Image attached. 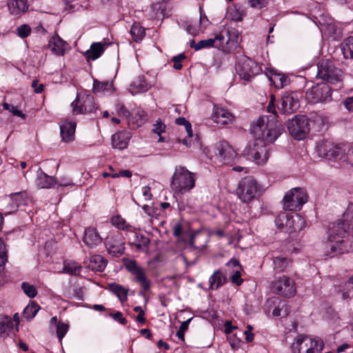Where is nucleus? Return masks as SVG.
<instances>
[{"label": "nucleus", "mask_w": 353, "mask_h": 353, "mask_svg": "<svg viewBox=\"0 0 353 353\" xmlns=\"http://www.w3.org/2000/svg\"><path fill=\"white\" fill-rule=\"evenodd\" d=\"M305 98L312 103L328 101L332 98L331 88L327 84H318L307 90Z\"/></svg>", "instance_id": "obj_9"}, {"label": "nucleus", "mask_w": 353, "mask_h": 353, "mask_svg": "<svg viewBox=\"0 0 353 353\" xmlns=\"http://www.w3.org/2000/svg\"><path fill=\"white\" fill-rule=\"evenodd\" d=\"M341 51L345 59H353V36L341 43Z\"/></svg>", "instance_id": "obj_38"}, {"label": "nucleus", "mask_w": 353, "mask_h": 353, "mask_svg": "<svg viewBox=\"0 0 353 353\" xmlns=\"http://www.w3.org/2000/svg\"><path fill=\"white\" fill-rule=\"evenodd\" d=\"M17 34L21 38H26L28 37L31 32V28L28 25L23 24L20 26H19L17 28Z\"/></svg>", "instance_id": "obj_50"}, {"label": "nucleus", "mask_w": 353, "mask_h": 353, "mask_svg": "<svg viewBox=\"0 0 353 353\" xmlns=\"http://www.w3.org/2000/svg\"><path fill=\"white\" fill-rule=\"evenodd\" d=\"M299 95L296 92H285L281 97V111L283 114H292L299 108Z\"/></svg>", "instance_id": "obj_14"}, {"label": "nucleus", "mask_w": 353, "mask_h": 353, "mask_svg": "<svg viewBox=\"0 0 353 353\" xmlns=\"http://www.w3.org/2000/svg\"><path fill=\"white\" fill-rule=\"evenodd\" d=\"M290 134L297 140H302L310 130L309 120L305 115H296L287 123Z\"/></svg>", "instance_id": "obj_7"}, {"label": "nucleus", "mask_w": 353, "mask_h": 353, "mask_svg": "<svg viewBox=\"0 0 353 353\" xmlns=\"http://www.w3.org/2000/svg\"><path fill=\"white\" fill-rule=\"evenodd\" d=\"M68 330V325L64 323H58L57 325V335L61 342Z\"/></svg>", "instance_id": "obj_49"}, {"label": "nucleus", "mask_w": 353, "mask_h": 353, "mask_svg": "<svg viewBox=\"0 0 353 353\" xmlns=\"http://www.w3.org/2000/svg\"><path fill=\"white\" fill-rule=\"evenodd\" d=\"M186 23L185 30L189 34L196 35L199 33L200 25H198L196 23H193L192 21L187 22Z\"/></svg>", "instance_id": "obj_51"}, {"label": "nucleus", "mask_w": 353, "mask_h": 353, "mask_svg": "<svg viewBox=\"0 0 353 353\" xmlns=\"http://www.w3.org/2000/svg\"><path fill=\"white\" fill-rule=\"evenodd\" d=\"M112 89V83L109 81L100 82L94 80L92 91L95 94L110 92Z\"/></svg>", "instance_id": "obj_40"}, {"label": "nucleus", "mask_w": 353, "mask_h": 353, "mask_svg": "<svg viewBox=\"0 0 353 353\" xmlns=\"http://www.w3.org/2000/svg\"><path fill=\"white\" fill-rule=\"evenodd\" d=\"M236 70L241 78L250 81L253 77L259 73L260 67L251 59L244 57L238 61L236 64Z\"/></svg>", "instance_id": "obj_10"}, {"label": "nucleus", "mask_w": 353, "mask_h": 353, "mask_svg": "<svg viewBox=\"0 0 353 353\" xmlns=\"http://www.w3.org/2000/svg\"><path fill=\"white\" fill-rule=\"evenodd\" d=\"M310 344L312 345L311 337L299 335L292 345V350L293 353H307Z\"/></svg>", "instance_id": "obj_22"}, {"label": "nucleus", "mask_w": 353, "mask_h": 353, "mask_svg": "<svg viewBox=\"0 0 353 353\" xmlns=\"http://www.w3.org/2000/svg\"><path fill=\"white\" fill-rule=\"evenodd\" d=\"M84 243L89 248H93L102 242V238L95 228H87L83 238Z\"/></svg>", "instance_id": "obj_18"}, {"label": "nucleus", "mask_w": 353, "mask_h": 353, "mask_svg": "<svg viewBox=\"0 0 353 353\" xmlns=\"http://www.w3.org/2000/svg\"><path fill=\"white\" fill-rule=\"evenodd\" d=\"M68 44L59 37H53L49 41L48 48L57 55H63Z\"/></svg>", "instance_id": "obj_26"}, {"label": "nucleus", "mask_w": 353, "mask_h": 353, "mask_svg": "<svg viewBox=\"0 0 353 353\" xmlns=\"http://www.w3.org/2000/svg\"><path fill=\"white\" fill-rule=\"evenodd\" d=\"M147 120V113L143 109L133 110L128 117V123L132 129L141 126Z\"/></svg>", "instance_id": "obj_17"}, {"label": "nucleus", "mask_w": 353, "mask_h": 353, "mask_svg": "<svg viewBox=\"0 0 353 353\" xmlns=\"http://www.w3.org/2000/svg\"><path fill=\"white\" fill-rule=\"evenodd\" d=\"M346 160L349 164L353 166V148H350L347 152Z\"/></svg>", "instance_id": "obj_64"}, {"label": "nucleus", "mask_w": 353, "mask_h": 353, "mask_svg": "<svg viewBox=\"0 0 353 353\" xmlns=\"http://www.w3.org/2000/svg\"><path fill=\"white\" fill-rule=\"evenodd\" d=\"M109 289L117 296L121 302L127 300L128 291L121 285L116 283H111L109 285Z\"/></svg>", "instance_id": "obj_42"}, {"label": "nucleus", "mask_w": 353, "mask_h": 353, "mask_svg": "<svg viewBox=\"0 0 353 353\" xmlns=\"http://www.w3.org/2000/svg\"><path fill=\"white\" fill-rule=\"evenodd\" d=\"M21 288L23 290V292L30 298H34L37 294V291L35 287L28 283H22Z\"/></svg>", "instance_id": "obj_47"}, {"label": "nucleus", "mask_w": 353, "mask_h": 353, "mask_svg": "<svg viewBox=\"0 0 353 353\" xmlns=\"http://www.w3.org/2000/svg\"><path fill=\"white\" fill-rule=\"evenodd\" d=\"M7 261L6 246L0 239V267L4 265Z\"/></svg>", "instance_id": "obj_55"}, {"label": "nucleus", "mask_w": 353, "mask_h": 353, "mask_svg": "<svg viewBox=\"0 0 353 353\" xmlns=\"http://www.w3.org/2000/svg\"><path fill=\"white\" fill-rule=\"evenodd\" d=\"M272 289L274 293L287 298L294 296L296 292L294 281L285 275L272 282Z\"/></svg>", "instance_id": "obj_8"}, {"label": "nucleus", "mask_w": 353, "mask_h": 353, "mask_svg": "<svg viewBox=\"0 0 353 353\" xmlns=\"http://www.w3.org/2000/svg\"><path fill=\"white\" fill-rule=\"evenodd\" d=\"M142 208L144 212L150 216L154 217L157 215L156 210L153 206L144 205Z\"/></svg>", "instance_id": "obj_59"}, {"label": "nucleus", "mask_w": 353, "mask_h": 353, "mask_svg": "<svg viewBox=\"0 0 353 353\" xmlns=\"http://www.w3.org/2000/svg\"><path fill=\"white\" fill-rule=\"evenodd\" d=\"M110 316L115 321H118L122 325H125L128 322L127 319L123 316L121 312L118 311L115 313H110Z\"/></svg>", "instance_id": "obj_57"}, {"label": "nucleus", "mask_w": 353, "mask_h": 353, "mask_svg": "<svg viewBox=\"0 0 353 353\" xmlns=\"http://www.w3.org/2000/svg\"><path fill=\"white\" fill-rule=\"evenodd\" d=\"M131 234L133 235L134 241H131L132 239L130 236H128V239L130 245H134L137 250L139 251H145L148 250V245L150 241L148 237L139 234L134 231L132 232Z\"/></svg>", "instance_id": "obj_25"}, {"label": "nucleus", "mask_w": 353, "mask_h": 353, "mask_svg": "<svg viewBox=\"0 0 353 353\" xmlns=\"http://www.w3.org/2000/svg\"><path fill=\"white\" fill-rule=\"evenodd\" d=\"M14 330L13 321L9 316H4L0 319V336L6 338Z\"/></svg>", "instance_id": "obj_32"}, {"label": "nucleus", "mask_w": 353, "mask_h": 353, "mask_svg": "<svg viewBox=\"0 0 353 353\" xmlns=\"http://www.w3.org/2000/svg\"><path fill=\"white\" fill-rule=\"evenodd\" d=\"M274 270L276 272L285 271L292 265V260L284 256H273Z\"/></svg>", "instance_id": "obj_29"}, {"label": "nucleus", "mask_w": 353, "mask_h": 353, "mask_svg": "<svg viewBox=\"0 0 353 353\" xmlns=\"http://www.w3.org/2000/svg\"><path fill=\"white\" fill-rule=\"evenodd\" d=\"M344 216L346 219H353V204H350L347 206Z\"/></svg>", "instance_id": "obj_63"}, {"label": "nucleus", "mask_w": 353, "mask_h": 353, "mask_svg": "<svg viewBox=\"0 0 353 353\" xmlns=\"http://www.w3.org/2000/svg\"><path fill=\"white\" fill-rule=\"evenodd\" d=\"M185 59V56L183 54H179L172 58L174 63V68L176 70H181L182 68L181 61Z\"/></svg>", "instance_id": "obj_56"}, {"label": "nucleus", "mask_w": 353, "mask_h": 353, "mask_svg": "<svg viewBox=\"0 0 353 353\" xmlns=\"http://www.w3.org/2000/svg\"><path fill=\"white\" fill-rule=\"evenodd\" d=\"M227 265L228 267H233L236 268L234 270V274L231 276V281L237 285H241V283H243V279H241V266L240 265L239 260L236 259H232L227 263Z\"/></svg>", "instance_id": "obj_31"}, {"label": "nucleus", "mask_w": 353, "mask_h": 353, "mask_svg": "<svg viewBox=\"0 0 353 353\" xmlns=\"http://www.w3.org/2000/svg\"><path fill=\"white\" fill-rule=\"evenodd\" d=\"M283 130L275 114L260 117L250 128L255 140L248 144L244 154L253 159L256 164H265L269 158L268 145L276 140Z\"/></svg>", "instance_id": "obj_1"}, {"label": "nucleus", "mask_w": 353, "mask_h": 353, "mask_svg": "<svg viewBox=\"0 0 353 353\" xmlns=\"http://www.w3.org/2000/svg\"><path fill=\"white\" fill-rule=\"evenodd\" d=\"M108 253L113 256L119 257L121 256L125 250L124 243L121 241H114L107 244Z\"/></svg>", "instance_id": "obj_33"}, {"label": "nucleus", "mask_w": 353, "mask_h": 353, "mask_svg": "<svg viewBox=\"0 0 353 353\" xmlns=\"http://www.w3.org/2000/svg\"><path fill=\"white\" fill-rule=\"evenodd\" d=\"M71 106L74 114L92 113L97 110L94 99L90 94H86L81 97L77 94L75 100L72 102Z\"/></svg>", "instance_id": "obj_12"}, {"label": "nucleus", "mask_w": 353, "mask_h": 353, "mask_svg": "<svg viewBox=\"0 0 353 353\" xmlns=\"http://www.w3.org/2000/svg\"><path fill=\"white\" fill-rule=\"evenodd\" d=\"M124 265L125 268L135 276L136 281L141 284L145 291L149 290L150 282L147 279L143 269L138 265L134 260H125Z\"/></svg>", "instance_id": "obj_13"}, {"label": "nucleus", "mask_w": 353, "mask_h": 353, "mask_svg": "<svg viewBox=\"0 0 353 353\" xmlns=\"http://www.w3.org/2000/svg\"><path fill=\"white\" fill-rule=\"evenodd\" d=\"M149 86L143 77H139L137 79L130 84V89L133 93H139L145 92Z\"/></svg>", "instance_id": "obj_37"}, {"label": "nucleus", "mask_w": 353, "mask_h": 353, "mask_svg": "<svg viewBox=\"0 0 353 353\" xmlns=\"http://www.w3.org/2000/svg\"><path fill=\"white\" fill-rule=\"evenodd\" d=\"M275 222L279 228H283L285 226L291 229V232L301 231L305 227V221L299 214L291 216L286 213H282L276 218Z\"/></svg>", "instance_id": "obj_11"}, {"label": "nucleus", "mask_w": 353, "mask_h": 353, "mask_svg": "<svg viewBox=\"0 0 353 353\" xmlns=\"http://www.w3.org/2000/svg\"><path fill=\"white\" fill-rule=\"evenodd\" d=\"M105 44L101 42L93 43L90 48L86 51L85 56L88 60H96L103 53Z\"/></svg>", "instance_id": "obj_30"}, {"label": "nucleus", "mask_w": 353, "mask_h": 353, "mask_svg": "<svg viewBox=\"0 0 353 353\" xmlns=\"http://www.w3.org/2000/svg\"><path fill=\"white\" fill-rule=\"evenodd\" d=\"M59 127L61 136L63 141L70 142L74 140L76 130L75 122L65 121L60 123Z\"/></svg>", "instance_id": "obj_21"}, {"label": "nucleus", "mask_w": 353, "mask_h": 353, "mask_svg": "<svg viewBox=\"0 0 353 353\" xmlns=\"http://www.w3.org/2000/svg\"><path fill=\"white\" fill-rule=\"evenodd\" d=\"M259 191V185L256 179L248 176L243 178L236 188V194L243 203H249L256 197Z\"/></svg>", "instance_id": "obj_5"}, {"label": "nucleus", "mask_w": 353, "mask_h": 353, "mask_svg": "<svg viewBox=\"0 0 353 353\" xmlns=\"http://www.w3.org/2000/svg\"><path fill=\"white\" fill-rule=\"evenodd\" d=\"M225 282V277L220 270L215 271L209 279L210 288L218 289Z\"/></svg>", "instance_id": "obj_35"}, {"label": "nucleus", "mask_w": 353, "mask_h": 353, "mask_svg": "<svg viewBox=\"0 0 353 353\" xmlns=\"http://www.w3.org/2000/svg\"><path fill=\"white\" fill-rule=\"evenodd\" d=\"M232 19L236 21H241L243 20V14L242 12L235 10L231 12Z\"/></svg>", "instance_id": "obj_61"}, {"label": "nucleus", "mask_w": 353, "mask_h": 353, "mask_svg": "<svg viewBox=\"0 0 353 353\" xmlns=\"http://www.w3.org/2000/svg\"><path fill=\"white\" fill-rule=\"evenodd\" d=\"M3 108L5 110H9L10 112H11L15 116H17V117H21V118H24L25 117V115L21 111V110H19L15 106H14L13 105H10L8 103H3Z\"/></svg>", "instance_id": "obj_53"}, {"label": "nucleus", "mask_w": 353, "mask_h": 353, "mask_svg": "<svg viewBox=\"0 0 353 353\" xmlns=\"http://www.w3.org/2000/svg\"><path fill=\"white\" fill-rule=\"evenodd\" d=\"M343 104L348 112H353V97L346 98Z\"/></svg>", "instance_id": "obj_60"}, {"label": "nucleus", "mask_w": 353, "mask_h": 353, "mask_svg": "<svg viewBox=\"0 0 353 353\" xmlns=\"http://www.w3.org/2000/svg\"><path fill=\"white\" fill-rule=\"evenodd\" d=\"M317 68L316 77L327 81L328 83L337 85L338 88L343 87V72L341 69L335 67L332 60L322 59L318 63Z\"/></svg>", "instance_id": "obj_4"}, {"label": "nucleus", "mask_w": 353, "mask_h": 353, "mask_svg": "<svg viewBox=\"0 0 353 353\" xmlns=\"http://www.w3.org/2000/svg\"><path fill=\"white\" fill-rule=\"evenodd\" d=\"M339 291L344 300L353 297V275L348 281L339 286Z\"/></svg>", "instance_id": "obj_34"}, {"label": "nucleus", "mask_w": 353, "mask_h": 353, "mask_svg": "<svg viewBox=\"0 0 353 353\" xmlns=\"http://www.w3.org/2000/svg\"><path fill=\"white\" fill-rule=\"evenodd\" d=\"M36 184L39 188H50L57 184V180L39 168L37 173Z\"/></svg>", "instance_id": "obj_24"}, {"label": "nucleus", "mask_w": 353, "mask_h": 353, "mask_svg": "<svg viewBox=\"0 0 353 353\" xmlns=\"http://www.w3.org/2000/svg\"><path fill=\"white\" fill-rule=\"evenodd\" d=\"M316 151L321 157L332 159L339 157L341 154L340 148L329 141H321L316 145Z\"/></svg>", "instance_id": "obj_15"}, {"label": "nucleus", "mask_w": 353, "mask_h": 353, "mask_svg": "<svg viewBox=\"0 0 353 353\" xmlns=\"http://www.w3.org/2000/svg\"><path fill=\"white\" fill-rule=\"evenodd\" d=\"M250 7L256 9H262L265 8L268 2V0H248Z\"/></svg>", "instance_id": "obj_52"}, {"label": "nucleus", "mask_w": 353, "mask_h": 353, "mask_svg": "<svg viewBox=\"0 0 353 353\" xmlns=\"http://www.w3.org/2000/svg\"><path fill=\"white\" fill-rule=\"evenodd\" d=\"M211 119L217 124L228 125L232 122L234 116L227 109L214 105Z\"/></svg>", "instance_id": "obj_16"}, {"label": "nucleus", "mask_w": 353, "mask_h": 353, "mask_svg": "<svg viewBox=\"0 0 353 353\" xmlns=\"http://www.w3.org/2000/svg\"><path fill=\"white\" fill-rule=\"evenodd\" d=\"M196 180L195 173L184 166L178 165L172 177L171 188L176 192L184 194L194 188Z\"/></svg>", "instance_id": "obj_3"}, {"label": "nucleus", "mask_w": 353, "mask_h": 353, "mask_svg": "<svg viewBox=\"0 0 353 353\" xmlns=\"http://www.w3.org/2000/svg\"><path fill=\"white\" fill-rule=\"evenodd\" d=\"M81 270V266L76 261H67L64 263L63 271L72 275H78Z\"/></svg>", "instance_id": "obj_43"}, {"label": "nucleus", "mask_w": 353, "mask_h": 353, "mask_svg": "<svg viewBox=\"0 0 353 353\" xmlns=\"http://www.w3.org/2000/svg\"><path fill=\"white\" fill-rule=\"evenodd\" d=\"M214 39H208L205 40H201L199 41L197 43H194V40H192L190 42V46L194 48L195 50H199L205 48H210L214 46Z\"/></svg>", "instance_id": "obj_44"}, {"label": "nucleus", "mask_w": 353, "mask_h": 353, "mask_svg": "<svg viewBox=\"0 0 353 353\" xmlns=\"http://www.w3.org/2000/svg\"><path fill=\"white\" fill-rule=\"evenodd\" d=\"M192 319L190 318L187 321H183L180 325L179 330L176 332V336L181 341L185 340L184 333L188 329L190 322Z\"/></svg>", "instance_id": "obj_48"}, {"label": "nucleus", "mask_w": 353, "mask_h": 353, "mask_svg": "<svg viewBox=\"0 0 353 353\" xmlns=\"http://www.w3.org/2000/svg\"><path fill=\"white\" fill-rule=\"evenodd\" d=\"M165 128V124L161 123L160 121H157L154 125L153 132L156 134H161L164 132Z\"/></svg>", "instance_id": "obj_58"}, {"label": "nucleus", "mask_w": 353, "mask_h": 353, "mask_svg": "<svg viewBox=\"0 0 353 353\" xmlns=\"http://www.w3.org/2000/svg\"><path fill=\"white\" fill-rule=\"evenodd\" d=\"M269 81L276 88L281 89L289 84L290 79L284 74L279 73L273 70H269L266 72Z\"/></svg>", "instance_id": "obj_20"}, {"label": "nucleus", "mask_w": 353, "mask_h": 353, "mask_svg": "<svg viewBox=\"0 0 353 353\" xmlns=\"http://www.w3.org/2000/svg\"><path fill=\"white\" fill-rule=\"evenodd\" d=\"M112 224L119 230H125L128 232L134 231V228L128 224L121 216H114L111 219Z\"/></svg>", "instance_id": "obj_36"}, {"label": "nucleus", "mask_w": 353, "mask_h": 353, "mask_svg": "<svg viewBox=\"0 0 353 353\" xmlns=\"http://www.w3.org/2000/svg\"><path fill=\"white\" fill-rule=\"evenodd\" d=\"M307 201L305 190L301 188H295L286 193L283 198V208L285 210H299L302 205Z\"/></svg>", "instance_id": "obj_6"}, {"label": "nucleus", "mask_w": 353, "mask_h": 353, "mask_svg": "<svg viewBox=\"0 0 353 353\" xmlns=\"http://www.w3.org/2000/svg\"><path fill=\"white\" fill-rule=\"evenodd\" d=\"M32 87L36 93H41L43 90V85L39 83L38 80H34L32 83Z\"/></svg>", "instance_id": "obj_62"}, {"label": "nucleus", "mask_w": 353, "mask_h": 353, "mask_svg": "<svg viewBox=\"0 0 353 353\" xmlns=\"http://www.w3.org/2000/svg\"><path fill=\"white\" fill-rule=\"evenodd\" d=\"M107 265V261L99 254H94L90 259L88 268L95 272H103Z\"/></svg>", "instance_id": "obj_28"}, {"label": "nucleus", "mask_w": 353, "mask_h": 353, "mask_svg": "<svg viewBox=\"0 0 353 353\" xmlns=\"http://www.w3.org/2000/svg\"><path fill=\"white\" fill-rule=\"evenodd\" d=\"M130 34L134 41L139 42L145 37V29L139 23H134L130 29Z\"/></svg>", "instance_id": "obj_41"}, {"label": "nucleus", "mask_w": 353, "mask_h": 353, "mask_svg": "<svg viewBox=\"0 0 353 353\" xmlns=\"http://www.w3.org/2000/svg\"><path fill=\"white\" fill-rule=\"evenodd\" d=\"M8 6L10 12L14 15H19L28 10V4L27 0H9Z\"/></svg>", "instance_id": "obj_27"}, {"label": "nucleus", "mask_w": 353, "mask_h": 353, "mask_svg": "<svg viewBox=\"0 0 353 353\" xmlns=\"http://www.w3.org/2000/svg\"><path fill=\"white\" fill-rule=\"evenodd\" d=\"M39 308L40 307L38 304L32 302L31 304L28 305L24 308L22 314V318L28 321L32 319L37 314Z\"/></svg>", "instance_id": "obj_39"}, {"label": "nucleus", "mask_w": 353, "mask_h": 353, "mask_svg": "<svg viewBox=\"0 0 353 353\" xmlns=\"http://www.w3.org/2000/svg\"><path fill=\"white\" fill-rule=\"evenodd\" d=\"M116 110L119 116H123L127 119L130 116V112L125 108L123 103H118L116 104Z\"/></svg>", "instance_id": "obj_54"}, {"label": "nucleus", "mask_w": 353, "mask_h": 353, "mask_svg": "<svg viewBox=\"0 0 353 353\" xmlns=\"http://www.w3.org/2000/svg\"><path fill=\"white\" fill-rule=\"evenodd\" d=\"M26 197V192H15L10 194L12 201L17 206L24 203Z\"/></svg>", "instance_id": "obj_46"}, {"label": "nucleus", "mask_w": 353, "mask_h": 353, "mask_svg": "<svg viewBox=\"0 0 353 353\" xmlns=\"http://www.w3.org/2000/svg\"><path fill=\"white\" fill-rule=\"evenodd\" d=\"M312 345H309V349H307V353H320L323 348V342L317 339H312Z\"/></svg>", "instance_id": "obj_45"}, {"label": "nucleus", "mask_w": 353, "mask_h": 353, "mask_svg": "<svg viewBox=\"0 0 353 353\" xmlns=\"http://www.w3.org/2000/svg\"><path fill=\"white\" fill-rule=\"evenodd\" d=\"M219 156L222 158L223 163H230L236 157V152L226 141H221L216 146Z\"/></svg>", "instance_id": "obj_19"}, {"label": "nucleus", "mask_w": 353, "mask_h": 353, "mask_svg": "<svg viewBox=\"0 0 353 353\" xmlns=\"http://www.w3.org/2000/svg\"><path fill=\"white\" fill-rule=\"evenodd\" d=\"M130 139V133L126 131H119L112 136V145L113 148L123 150L127 148Z\"/></svg>", "instance_id": "obj_23"}, {"label": "nucleus", "mask_w": 353, "mask_h": 353, "mask_svg": "<svg viewBox=\"0 0 353 353\" xmlns=\"http://www.w3.org/2000/svg\"><path fill=\"white\" fill-rule=\"evenodd\" d=\"M350 225L345 220L332 223L328 231L327 247L330 251L327 254L333 257L347 252L351 248L347 235Z\"/></svg>", "instance_id": "obj_2"}]
</instances>
